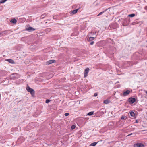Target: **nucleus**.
I'll return each mask as SVG.
<instances>
[{
	"label": "nucleus",
	"instance_id": "obj_1",
	"mask_svg": "<svg viewBox=\"0 0 147 147\" xmlns=\"http://www.w3.org/2000/svg\"><path fill=\"white\" fill-rule=\"evenodd\" d=\"M90 69L89 68H87L84 71V77L86 78L88 75V73Z\"/></svg>",
	"mask_w": 147,
	"mask_h": 147
},
{
	"label": "nucleus",
	"instance_id": "obj_2",
	"mask_svg": "<svg viewBox=\"0 0 147 147\" xmlns=\"http://www.w3.org/2000/svg\"><path fill=\"white\" fill-rule=\"evenodd\" d=\"M144 145L141 143H137L134 145V147H144Z\"/></svg>",
	"mask_w": 147,
	"mask_h": 147
},
{
	"label": "nucleus",
	"instance_id": "obj_3",
	"mask_svg": "<svg viewBox=\"0 0 147 147\" xmlns=\"http://www.w3.org/2000/svg\"><path fill=\"white\" fill-rule=\"evenodd\" d=\"M136 101V99L134 98L131 97L129 99L128 101L131 104H133Z\"/></svg>",
	"mask_w": 147,
	"mask_h": 147
},
{
	"label": "nucleus",
	"instance_id": "obj_4",
	"mask_svg": "<svg viewBox=\"0 0 147 147\" xmlns=\"http://www.w3.org/2000/svg\"><path fill=\"white\" fill-rule=\"evenodd\" d=\"M130 93V91L129 90H127L125 91L123 93V96H127Z\"/></svg>",
	"mask_w": 147,
	"mask_h": 147
},
{
	"label": "nucleus",
	"instance_id": "obj_5",
	"mask_svg": "<svg viewBox=\"0 0 147 147\" xmlns=\"http://www.w3.org/2000/svg\"><path fill=\"white\" fill-rule=\"evenodd\" d=\"M55 61L54 60H50L47 61L46 63L47 65H49L52 63H55Z\"/></svg>",
	"mask_w": 147,
	"mask_h": 147
},
{
	"label": "nucleus",
	"instance_id": "obj_6",
	"mask_svg": "<svg viewBox=\"0 0 147 147\" xmlns=\"http://www.w3.org/2000/svg\"><path fill=\"white\" fill-rule=\"evenodd\" d=\"M26 30L27 31H29V32H31L32 31H34L35 30V29L33 28L32 27H30L26 28Z\"/></svg>",
	"mask_w": 147,
	"mask_h": 147
},
{
	"label": "nucleus",
	"instance_id": "obj_7",
	"mask_svg": "<svg viewBox=\"0 0 147 147\" xmlns=\"http://www.w3.org/2000/svg\"><path fill=\"white\" fill-rule=\"evenodd\" d=\"M26 89L28 92H32H32L33 90V89L30 88L28 86H27Z\"/></svg>",
	"mask_w": 147,
	"mask_h": 147
},
{
	"label": "nucleus",
	"instance_id": "obj_8",
	"mask_svg": "<svg viewBox=\"0 0 147 147\" xmlns=\"http://www.w3.org/2000/svg\"><path fill=\"white\" fill-rule=\"evenodd\" d=\"M78 10V9L73 10V11H71V14H72V15L74 14L77 13Z\"/></svg>",
	"mask_w": 147,
	"mask_h": 147
},
{
	"label": "nucleus",
	"instance_id": "obj_9",
	"mask_svg": "<svg viewBox=\"0 0 147 147\" xmlns=\"http://www.w3.org/2000/svg\"><path fill=\"white\" fill-rule=\"evenodd\" d=\"M98 142H94L92 143L90 145V146H95V145H96L97 143Z\"/></svg>",
	"mask_w": 147,
	"mask_h": 147
},
{
	"label": "nucleus",
	"instance_id": "obj_10",
	"mask_svg": "<svg viewBox=\"0 0 147 147\" xmlns=\"http://www.w3.org/2000/svg\"><path fill=\"white\" fill-rule=\"evenodd\" d=\"M7 61L10 63L13 64L14 63V61L11 59H8L7 60Z\"/></svg>",
	"mask_w": 147,
	"mask_h": 147
},
{
	"label": "nucleus",
	"instance_id": "obj_11",
	"mask_svg": "<svg viewBox=\"0 0 147 147\" xmlns=\"http://www.w3.org/2000/svg\"><path fill=\"white\" fill-rule=\"evenodd\" d=\"M11 22L13 23H16L17 22V21L16 19H13L11 20Z\"/></svg>",
	"mask_w": 147,
	"mask_h": 147
},
{
	"label": "nucleus",
	"instance_id": "obj_12",
	"mask_svg": "<svg viewBox=\"0 0 147 147\" xmlns=\"http://www.w3.org/2000/svg\"><path fill=\"white\" fill-rule=\"evenodd\" d=\"M109 100L107 99L104 100L103 102L105 104H107L109 103Z\"/></svg>",
	"mask_w": 147,
	"mask_h": 147
},
{
	"label": "nucleus",
	"instance_id": "obj_13",
	"mask_svg": "<svg viewBox=\"0 0 147 147\" xmlns=\"http://www.w3.org/2000/svg\"><path fill=\"white\" fill-rule=\"evenodd\" d=\"M131 116L133 117H134L135 116V114L133 112H131L130 113Z\"/></svg>",
	"mask_w": 147,
	"mask_h": 147
},
{
	"label": "nucleus",
	"instance_id": "obj_14",
	"mask_svg": "<svg viewBox=\"0 0 147 147\" xmlns=\"http://www.w3.org/2000/svg\"><path fill=\"white\" fill-rule=\"evenodd\" d=\"M127 119V117H126L125 116H122L121 117V119L122 120L125 119V120Z\"/></svg>",
	"mask_w": 147,
	"mask_h": 147
},
{
	"label": "nucleus",
	"instance_id": "obj_15",
	"mask_svg": "<svg viewBox=\"0 0 147 147\" xmlns=\"http://www.w3.org/2000/svg\"><path fill=\"white\" fill-rule=\"evenodd\" d=\"M93 113H94V112H92V111L90 112H89V113H88L87 114V115H88L90 116L92 115L93 114Z\"/></svg>",
	"mask_w": 147,
	"mask_h": 147
},
{
	"label": "nucleus",
	"instance_id": "obj_16",
	"mask_svg": "<svg viewBox=\"0 0 147 147\" xmlns=\"http://www.w3.org/2000/svg\"><path fill=\"white\" fill-rule=\"evenodd\" d=\"M135 16V14H129L128 15V16L131 17H134Z\"/></svg>",
	"mask_w": 147,
	"mask_h": 147
},
{
	"label": "nucleus",
	"instance_id": "obj_17",
	"mask_svg": "<svg viewBox=\"0 0 147 147\" xmlns=\"http://www.w3.org/2000/svg\"><path fill=\"white\" fill-rule=\"evenodd\" d=\"M95 38V37H90L89 38V39L90 40L92 41L94 40Z\"/></svg>",
	"mask_w": 147,
	"mask_h": 147
},
{
	"label": "nucleus",
	"instance_id": "obj_18",
	"mask_svg": "<svg viewBox=\"0 0 147 147\" xmlns=\"http://www.w3.org/2000/svg\"><path fill=\"white\" fill-rule=\"evenodd\" d=\"M30 93L32 96H34V90H33L32 92H32H31Z\"/></svg>",
	"mask_w": 147,
	"mask_h": 147
},
{
	"label": "nucleus",
	"instance_id": "obj_19",
	"mask_svg": "<svg viewBox=\"0 0 147 147\" xmlns=\"http://www.w3.org/2000/svg\"><path fill=\"white\" fill-rule=\"evenodd\" d=\"M76 127V126L74 125H73L71 126V129L73 130Z\"/></svg>",
	"mask_w": 147,
	"mask_h": 147
},
{
	"label": "nucleus",
	"instance_id": "obj_20",
	"mask_svg": "<svg viewBox=\"0 0 147 147\" xmlns=\"http://www.w3.org/2000/svg\"><path fill=\"white\" fill-rule=\"evenodd\" d=\"M7 0H2V1H0V3L5 2Z\"/></svg>",
	"mask_w": 147,
	"mask_h": 147
},
{
	"label": "nucleus",
	"instance_id": "obj_21",
	"mask_svg": "<svg viewBox=\"0 0 147 147\" xmlns=\"http://www.w3.org/2000/svg\"><path fill=\"white\" fill-rule=\"evenodd\" d=\"M50 100H46L45 102L46 103H48L50 102Z\"/></svg>",
	"mask_w": 147,
	"mask_h": 147
},
{
	"label": "nucleus",
	"instance_id": "obj_22",
	"mask_svg": "<svg viewBox=\"0 0 147 147\" xmlns=\"http://www.w3.org/2000/svg\"><path fill=\"white\" fill-rule=\"evenodd\" d=\"M104 12H101L98 15V16H100V15L102 14V13H103Z\"/></svg>",
	"mask_w": 147,
	"mask_h": 147
},
{
	"label": "nucleus",
	"instance_id": "obj_23",
	"mask_svg": "<svg viewBox=\"0 0 147 147\" xmlns=\"http://www.w3.org/2000/svg\"><path fill=\"white\" fill-rule=\"evenodd\" d=\"M69 115V113H66L65 114V115L66 116H68Z\"/></svg>",
	"mask_w": 147,
	"mask_h": 147
},
{
	"label": "nucleus",
	"instance_id": "obj_24",
	"mask_svg": "<svg viewBox=\"0 0 147 147\" xmlns=\"http://www.w3.org/2000/svg\"><path fill=\"white\" fill-rule=\"evenodd\" d=\"M94 43V41H92L90 43V44L91 45H92Z\"/></svg>",
	"mask_w": 147,
	"mask_h": 147
},
{
	"label": "nucleus",
	"instance_id": "obj_25",
	"mask_svg": "<svg viewBox=\"0 0 147 147\" xmlns=\"http://www.w3.org/2000/svg\"><path fill=\"white\" fill-rule=\"evenodd\" d=\"M97 95V94L96 93H95L94 94V96H96Z\"/></svg>",
	"mask_w": 147,
	"mask_h": 147
},
{
	"label": "nucleus",
	"instance_id": "obj_26",
	"mask_svg": "<svg viewBox=\"0 0 147 147\" xmlns=\"http://www.w3.org/2000/svg\"><path fill=\"white\" fill-rule=\"evenodd\" d=\"M135 123H138V121L137 120H136L135 121Z\"/></svg>",
	"mask_w": 147,
	"mask_h": 147
},
{
	"label": "nucleus",
	"instance_id": "obj_27",
	"mask_svg": "<svg viewBox=\"0 0 147 147\" xmlns=\"http://www.w3.org/2000/svg\"><path fill=\"white\" fill-rule=\"evenodd\" d=\"M144 91L145 92V93H146V94H147V91H146V90H145V91Z\"/></svg>",
	"mask_w": 147,
	"mask_h": 147
},
{
	"label": "nucleus",
	"instance_id": "obj_28",
	"mask_svg": "<svg viewBox=\"0 0 147 147\" xmlns=\"http://www.w3.org/2000/svg\"><path fill=\"white\" fill-rule=\"evenodd\" d=\"M132 134H129L128 135V136L131 135Z\"/></svg>",
	"mask_w": 147,
	"mask_h": 147
}]
</instances>
